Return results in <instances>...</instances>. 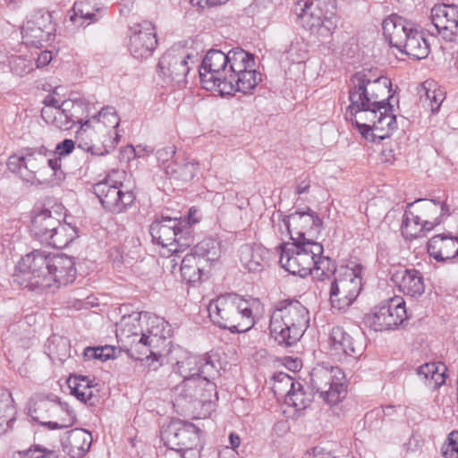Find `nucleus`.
I'll return each mask as SVG.
<instances>
[{
    "label": "nucleus",
    "mask_w": 458,
    "mask_h": 458,
    "mask_svg": "<svg viewBox=\"0 0 458 458\" xmlns=\"http://www.w3.org/2000/svg\"><path fill=\"white\" fill-rule=\"evenodd\" d=\"M310 187V181L309 179H305L298 182L295 190V193L298 195L308 192Z\"/></svg>",
    "instance_id": "680f3d73"
},
{
    "label": "nucleus",
    "mask_w": 458,
    "mask_h": 458,
    "mask_svg": "<svg viewBox=\"0 0 458 458\" xmlns=\"http://www.w3.org/2000/svg\"><path fill=\"white\" fill-rule=\"evenodd\" d=\"M44 104L55 108L56 114L54 122L60 129L67 130L75 123L73 114H70L69 110L70 106H74L73 102L65 100L59 106V101L53 96L48 95L45 98Z\"/></svg>",
    "instance_id": "f704fd0d"
},
{
    "label": "nucleus",
    "mask_w": 458,
    "mask_h": 458,
    "mask_svg": "<svg viewBox=\"0 0 458 458\" xmlns=\"http://www.w3.org/2000/svg\"><path fill=\"white\" fill-rule=\"evenodd\" d=\"M24 149L21 154H14L9 157L6 165L10 172L17 174L23 180Z\"/></svg>",
    "instance_id": "8fccbe9b"
},
{
    "label": "nucleus",
    "mask_w": 458,
    "mask_h": 458,
    "mask_svg": "<svg viewBox=\"0 0 458 458\" xmlns=\"http://www.w3.org/2000/svg\"><path fill=\"white\" fill-rule=\"evenodd\" d=\"M62 215L57 210L43 209L31 220L30 231L35 238L43 242L59 226Z\"/></svg>",
    "instance_id": "bb28decb"
},
{
    "label": "nucleus",
    "mask_w": 458,
    "mask_h": 458,
    "mask_svg": "<svg viewBox=\"0 0 458 458\" xmlns=\"http://www.w3.org/2000/svg\"><path fill=\"white\" fill-rule=\"evenodd\" d=\"M175 360L172 373L182 378L173 388L176 402H211L212 396L217 394L215 380L222 368L219 356L208 352L197 355L180 350Z\"/></svg>",
    "instance_id": "f257e3e1"
},
{
    "label": "nucleus",
    "mask_w": 458,
    "mask_h": 458,
    "mask_svg": "<svg viewBox=\"0 0 458 458\" xmlns=\"http://www.w3.org/2000/svg\"><path fill=\"white\" fill-rule=\"evenodd\" d=\"M220 256V245L216 241L205 239L199 242L182 259L180 271L182 280L189 284L199 282L206 267L216 261Z\"/></svg>",
    "instance_id": "4468645a"
},
{
    "label": "nucleus",
    "mask_w": 458,
    "mask_h": 458,
    "mask_svg": "<svg viewBox=\"0 0 458 458\" xmlns=\"http://www.w3.org/2000/svg\"><path fill=\"white\" fill-rule=\"evenodd\" d=\"M13 399L11 393L6 390L0 391V426L5 424L3 431L12 428V425L15 420V408L13 405Z\"/></svg>",
    "instance_id": "ea45409f"
},
{
    "label": "nucleus",
    "mask_w": 458,
    "mask_h": 458,
    "mask_svg": "<svg viewBox=\"0 0 458 458\" xmlns=\"http://www.w3.org/2000/svg\"><path fill=\"white\" fill-rule=\"evenodd\" d=\"M129 49L136 59L147 58L151 55L157 45L154 25L149 21H142L130 28Z\"/></svg>",
    "instance_id": "5701e85b"
},
{
    "label": "nucleus",
    "mask_w": 458,
    "mask_h": 458,
    "mask_svg": "<svg viewBox=\"0 0 458 458\" xmlns=\"http://www.w3.org/2000/svg\"><path fill=\"white\" fill-rule=\"evenodd\" d=\"M310 312L296 299L279 301L270 315L269 330L274 340L284 346H293L309 327Z\"/></svg>",
    "instance_id": "20e7f679"
},
{
    "label": "nucleus",
    "mask_w": 458,
    "mask_h": 458,
    "mask_svg": "<svg viewBox=\"0 0 458 458\" xmlns=\"http://www.w3.org/2000/svg\"><path fill=\"white\" fill-rule=\"evenodd\" d=\"M431 24L435 30L431 34H438L443 39L458 43V5H435L430 13Z\"/></svg>",
    "instance_id": "aec40b11"
},
{
    "label": "nucleus",
    "mask_w": 458,
    "mask_h": 458,
    "mask_svg": "<svg viewBox=\"0 0 458 458\" xmlns=\"http://www.w3.org/2000/svg\"><path fill=\"white\" fill-rule=\"evenodd\" d=\"M228 53L210 49L202 59L199 69L201 85L207 90H217L220 94H231L232 84L226 81Z\"/></svg>",
    "instance_id": "2eb2a0df"
},
{
    "label": "nucleus",
    "mask_w": 458,
    "mask_h": 458,
    "mask_svg": "<svg viewBox=\"0 0 458 458\" xmlns=\"http://www.w3.org/2000/svg\"><path fill=\"white\" fill-rule=\"evenodd\" d=\"M124 176L123 171H112L104 180L93 185L94 194L108 212L120 214L135 200L132 191L122 181Z\"/></svg>",
    "instance_id": "9b49d317"
},
{
    "label": "nucleus",
    "mask_w": 458,
    "mask_h": 458,
    "mask_svg": "<svg viewBox=\"0 0 458 458\" xmlns=\"http://www.w3.org/2000/svg\"><path fill=\"white\" fill-rule=\"evenodd\" d=\"M196 214H197V210L191 208L189 210L187 217H179L178 219L189 220V227H191V225L196 224V223L199 222V218L195 217ZM190 229L191 230V228H190Z\"/></svg>",
    "instance_id": "69168bd1"
},
{
    "label": "nucleus",
    "mask_w": 458,
    "mask_h": 458,
    "mask_svg": "<svg viewBox=\"0 0 458 458\" xmlns=\"http://www.w3.org/2000/svg\"><path fill=\"white\" fill-rule=\"evenodd\" d=\"M361 107H352L351 102L348 112L351 114L352 123L366 140L375 142L389 136L396 128V116L394 114L393 105L386 106H374L367 105Z\"/></svg>",
    "instance_id": "0eeeda50"
},
{
    "label": "nucleus",
    "mask_w": 458,
    "mask_h": 458,
    "mask_svg": "<svg viewBox=\"0 0 458 458\" xmlns=\"http://www.w3.org/2000/svg\"><path fill=\"white\" fill-rule=\"evenodd\" d=\"M188 59L189 54L181 48H172L165 52L159 59L157 69L165 82L181 84L190 72Z\"/></svg>",
    "instance_id": "412c9836"
},
{
    "label": "nucleus",
    "mask_w": 458,
    "mask_h": 458,
    "mask_svg": "<svg viewBox=\"0 0 458 458\" xmlns=\"http://www.w3.org/2000/svg\"><path fill=\"white\" fill-rule=\"evenodd\" d=\"M269 250L259 244H244L239 250L240 261L250 272H259L267 265Z\"/></svg>",
    "instance_id": "cd10ccee"
},
{
    "label": "nucleus",
    "mask_w": 458,
    "mask_h": 458,
    "mask_svg": "<svg viewBox=\"0 0 458 458\" xmlns=\"http://www.w3.org/2000/svg\"><path fill=\"white\" fill-rule=\"evenodd\" d=\"M406 319L405 302L397 296L380 302L366 316V323L374 331L395 329Z\"/></svg>",
    "instance_id": "f3484780"
},
{
    "label": "nucleus",
    "mask_w": 458,
    "mask_h": 458,
    "mask_svg": "<svg viewBox=\"0 0 458 458\" xmlns=\"http://www.w3.org/2000/svg\"><path fill=\"white\" fill-rule=\"evenodd\" d=\"M400 292L407 296L418 298L425 292L424 277L414 268L397 271L392 276Z\"/></svg>",
    "instance_id": "a878e982"
},
{
    "label": "nucleus",
    "mask_w": 458,
    "mask_h": 458,
    "mask_svg": "<svg viewBox=\"0 0 458 458\" xmlns=\"http://www.w3.org/2000/svg\"><path fill=\"white\" fill-rule=\"evenodd\" d=\"M303 458H335L330 454H306L305 457Z\"/></svg>",
    "instance_id": "774afa93"
},
{
    "label": "nucleus",
    "mask_w": 458,
    "mask_h": 458,
    "mask_svg": "<svg viewBox=\"0 0 458 458\" xmlns=\"http://www.w3.org/2000/svg\"><path fill=\"white\" fill-rule=\"evenodd\" d=\"M40 424L47 426L49 429H56V428H63L65 426L60 425L57 422H52V421H46L45 420L43 422H39Z\"/></svg>",
    "instance_id": "338daca9"
},
{
    "label": "nucleus",
    "mask_w": 458,
    "mask_h": 458,
    "mask_svg": "<svg viewBox=\"0 0 458 458\" xmlns=\"http://www.w3.org/2000/svg\"><path fill=\"white\" fill-rule=\"evenodd\" d=\"M441 453L445 458H458V430L449 433L441 447Z\"/></svg>",
    "instance_id": "09e8293b"
},
{
    "label": "nucleus",
    "mask_w": 458,
    "mask_h": 458,
    "mask_svg": "<svg viewBox=\"0 0 458 458\" xmlns=\"http://www.w3.org/2000/svg\"><path fill=\"white\" fill-rule=\"evenodd\" d=\"M428 252L437 261L452 259L458 256V237L437 234L428 242Z\"/></svg>",
    "instance_id": "c85d7f7f"
},
{
    "label": "nucleus",
    "mask_w": 458,
    "mask_h": 458,
    "mask_svg": "<svg viewBox=\"0 0 458 458\" xmlns=\"http://www.w3.org/2000/svg\"><path fill=\"white\" fill-rule=\"evenodd\" d=\"M175 155V147L174 146H167L163 148H160L157 151V158L158 162L165 165L171 158H173Z\"/></svg>",
    "instance_id": "4d7b16f0"
},
{
    "label": "nucleus",
    "mask_w": 458,
    "mask_h": 458,
    "mask_svg": "<svg viewBox=\"0 0 458 458\" xmlns=\"http://www.w3.org/2000/svg\"><path fill=\"white\" fill-rule=\"evenodd\" d=\"M438 213L439 216L437 217H439L442 222L444 217L449 216L451 215L450 207L446 203L440 201V205L438 206Z\"/></svg>",
    "instance_id": "e2e57ef3"
},
{
    "label": "nucleus",
    "mask_w": 458,
    "mask_h": 458,
    "mask_svg": "<svg viewBox=\"0 0 458 458\" xmlns=\"http://www.w3.org/2000/svg\"><path fill=\"white\" fill-rule=\"evenodd\" d=\"M229 442L231 445V452H235V449L239 447L241 444L240 437L235 433H231L229 436Z\"/></svg>",
    "instance_id": "0e129e2a"
},
{
    "label": "nucleus",
    "mask_w": 458,
    "mask_h": 458,
    "mask_svg": "<svg viewBox=\"0 0 458 458\" xmlns=\"http://www.w3.org/2000/svg\"><path fill=\"white\" fill-rule=\"evenodd\" d=\"M82 133L80 132V135L77 138L78 140V148L82 149L83 151L90 152L92 155L102 156L108 153V150L105 148L104 150H100V148H97L91 143L87 141H83L81 139Z\"/></svg>",
    "instance_id": "5fc2aeb1"
},
{
    "label": "nucleus",
    "mask_w": 458,
    "mask_h": 458,
    "mask_svg": "<svg viewBox=\"0 0 458 458\" xmlns=\"http://www.w3.org/2000/svg\"><path fill=\"white\" fill-rule=\"evenodd\" d=\"M254 55L242 48H233L228 52L226 81H233L242 72L254 67Z\"/></svg>",
    "instance_id": "c756f323"
},
{
    "label": "nucleus",
    "mask_w": 458,
    "mask_h": 458,
    "mask_svg": "<svg viewBox=\"0 0 458 458\" xmlns=\"http://www.w3.org/2000/svg\"><path fill=\"white\" fill-rule=\"evenodd\" d=\"M71 394L83 403L89 402L93 396L92 381L86 376L72 375L67 379Z\"/></svg>",
    "instance_id": "4c0bfd02"
},
{
    "label": "nucleus",
    "mask_w": 458,
    "mask_h": 458,
    "mask_svg": "<svg viewBox=\"0 0 458 458\" xmlns=\"http://www.w3.org/2000/svg\"><path fill=\"white\" fill-rule=\"evenodd\" d=\"M52 52L50 51H47V50H45V51H42L37 60H36V65L38 68H42L46 65H47L51 60H52Z\"/></svg>",
    "instance_id": "bf43d9fd"
},
{
    "label": "nucleus",
    "mask_w": 458,
    "mask_h": 458,
    "mask_svg": "<svg viewBox=\"0 0 458 458\" xmlns=\"http://www.w3.org/2000/svg\"><path fill=\"white\" fill-rule=\"evenodd\" d=\"M148 315L140 312H132L123 316L116 325V337L123 346L128 348L129 355L135 360H143L141 355L146 354L149 347L158 345L160 342L165 341L160 327H164V321L158 318H148L145 331L142 327V318Z\"/></svg>",
    "instance_id": "7ed1b4c3"
},
{
    "label": "nucleus",
    "mask_w": 458,
    "mask_h": 458,
    "mask_svg": "<svg viewBox=\"0 0 458 458\" xmlns=\"http://www.w3.org/2000/svg\"><path fill=\"white\" fill-rule=\"evenodd\" d=\"M66 408V403H63L55 398L47 397L37 401L33 410L30 411V414L34 420L43 422L44 420L52 417L58 411Z\"/></svg>",
    "instance_id": "c9c22d12"
},
{
    "label": "nucleus",
    "mask_w": 458,
    "mask_h": 458,
    "mask_svg": "<svg viewBox=\"0 0 458 458\" xmlns=\"http://www.w3.org/2000/svg\"><path fill=\"white\" fill-rule=\"evenodd\" d=\"M92 119L107 127L116 128L119 125V117L113 106L103 107Z\"/></svg>",
    "instance_id": "49530a36"
},
{
    "label": "nucleus",
    "mask_w": 458,
    "mask_h": 458,
    "mask_svg": "<svg viewBox=\"0 0 458 458\" xmlns=\"http://www.w3.org/2000/svg\"><path fill=\"white\" fill-rule=\"evenodd\" d=\"M83 355L88 360H100L106 361L114 357L115 348L111 345L87 347L84 350Z\"/></svg>",
    "instance_id": "c03bdc74"
},
{
    "label": "nucleus",
    "mask_w": 458,
    "mask_h": 458,
    "mask_svg": "<svg viewBox=\"0 0 458 458\" xmlns=\"http://www.w3.org/2000/svg\"><path fill=\"white\" fill-rule=\"evenodd\" d=\"M34 23L37 25V30L40 32H47L50 34L48 30L51 29V15L48 13H40L35 16Z\"/></svg>",
    "instance_id": "603ef678"
},
{
    "label": "nucleus",
    "mask_w": 458,
    "mask_h": 458,
    "mask_svg": "<svg viewBox=\"0 0 458 458\" xmlns=\"http://www.w3.org/2000/svg\"><path fill=\"white\" fill-rule=\"evenodd\" d=\"M418 376L429 384L440 386L445 383L444 372L439 371V366L436 363H425L417 369Z\"/></svg>",
    "instance_id": "79ce46f5"
},
{
    "label": "nucleus",
    "mask_w": 458,
    "mask_h": 458,
    "mask_svg": "<svg viewBox=\"0 0 458 458\" xmlns=\"http://www.w3.org/2000/svg\"><path fill=\"white\" fill-rule=\"evenodd\" d=\"M199 164L195 160L189 158L180 159L177 157L174 161L165 167V173L172 178L182 182H190L195 176Z\"/></svg>",
    "instance_id": "473e14b6"
},
{
    "label": "nucleus",
    "mask_w": 458,
    "mask_h": 458,
    "mask_svg": "<svg viewBox=\"0 0 458 458\" xmlns=\"http://www.w3.org/2000/svg\"><path fill=\"white\" fill-rule=\"evenodd\" d=\"M382 29L392 47L413 59L428 57L430 52L429 44L412 22L397 14H391L383 21Z\"/></svg>",
    "instance_id": "423d86ee"
},
{
    "label": "nucleus",
    "mask_w": 458,
    "mask_h": 458,
    "mask_svg": "<svg viewBox=\"0 0 458 458\" xmlns=\"http://www.w3.org/2000/svg\"><path fill=\"white\" fill-rule=\"evenodd\" d=\"M201 449V445L191 446V448H185V450H182L180 453L182 458H199V451Z\"/></svg>",
    "instance_id": "052dcab7"
},
{
    "label": "nucleus",
    "mask_w": 458,
    "mask_h": 458,
    "mask_svg": "<svg viewBox=\"0 0 458 458\" xmlns=\"http://www.w3.org/2000/svg\"><path fill=\"white\" fill-rule=\"evenodd\" d=\"M211 321L232 333H243L254 326L248 301L235 294H225L212 300L208 307Z\"/></svg>",
    "instance_id": "39448f33"
},
{
    "label": "nucleus",
    "mask_w": 458,
    "mask_h": 458,
    "mask_svg": "<svg viewBox=\"0 0 458 458\" xmlns=\"http://www.w3.org/2000/svg\"><path fill=\"white\" fill-rule=\"evenodd\" d=\"M161 439L169 449L181 452L199 445V429L192 423L173 420L162 428Z\"/></svg>",
    "instance_id": "a211bd4d"
},
{
    "label": "nucleus",
    "mask_w": 458,
    "mask_h": 458,
    "mask_svg": "<svg viewBox=\"0 0 458 458\" xmlns=\"http://www.w3.org/2000/svg\"><path fill=\"white\" fill-rule=\"evenodd\" d=\"M344 378L339 367L318 364L310 372V386L325 403L334 406L346 396Z\"/></svg>",
    "instance_id": "ddd939ff"
},
{
    "label": "nucleus",
    "mask_w": 458,
    "mask_h": 458,
    "mask_svg": "<svg viewBox=\"0 0 458 458\" xmlns=\"http://www.w3.org/2000/svg\"><path fill=\"white\" fill-rule=\"evenodd\" d=\"M260 81L261 74L252 67L240 73L233 81H229V82L232 84V91L249 94L257 87Z\"/></svg>",
    "instance_id": "58836bf2"
},
{
    "label": "nucleus",
    "mask_w": 458,
    "mask_h": 458,
    "mask_svg": "<svg viewBox=\"0 0 458 458\" xmlns=\"http://www.w3.org/2000/svg\"><path fill=\"white\" fill-rule=\"evenodd\" d=\"M53 152L46 147L41 146L34 148L24 149V167L23 181L34 183L37 179V174L42 169L48 167L54 174L56 175L61 168L60 159L52 158Z\"/></svg>",
    "instance_id": "4be33fe9"
},
{
    "label": "nucleus",
    "mask_w": 458,
    "mask_h": 458,
    "mask_svg": "<svg viewBox=\"0 0 458 458\" xmlns=\"http://www.w3.org/2000/svg\"><path fill=\"white\" fill-rule=\"evenodd\" d=\"M286 380L291 388L285 395V403L298 411L306 409L312 402V394L305 391L303 385L299 381H294L290 377H286Z\"/></svg>",
    "instance_id": "72a5a7b5"
},
{
    "label": "nucleus",
    "mask_w": 458,
    "mask_h": 458,
    "mask_svg": "<svg viewBox=\"0 0 458 458\" xmlns=\"http://www.w3.org/2000/svg\"><path fill=\"white\" fill-rule=\"evenodd\" d=\"M76 274L73 258L64 254L50 255L37 250L21 258L13 280L23 288L41 292L72 283Z\"/></svg>",
    "instance_id": "f03ea898"
},
{
    "label": "nucleus",
    "mask_w": 458,
    "mask_h": 458,
    "mask_svg": "<svg viewBox=\"0 0 458 458\" xmlns=\"http://www.w3.org/2000/svg\"><path fill=\"white\" fill-rule=\"evenodd\" d=\"M394 406L389 405V406H386L385 408L379 407V408L374 409L371 411L368 412L365 415V418L367 420H369L373 418H383L385 416H391L394 414Z\"/></svg>",
    "instance_id": "6e6d98bb"
},
{
    "label": "nucleus",
    "mask_w": 458,
    "mask_h": 458,
    "mask_svg": "<svg viewBox=\"0 0 458 458\" xmlns=\"http://www.w3.org/2000/svg\"><path fill=\"white\" fill-rule=\"evenodd\" d=\"M440 224L439 217H436L434 221L424 220L420 213L416 212L414 203H410L403 215L402 233L406 238H418L421 233L429 232Z\"/></svg>",
    "instance_id": "393cba45"
},
{
    "label": "nucleus",
    "mask_w": 458,
    "mask_h": 458,
    "mask_svg": "<svg viewBox=\"0 0 458 458\" xmlns=\"http://www.w3.org/2000/svg\"><path fill=\"white\" fill-rule=\"evenodd\" d=\"M74 142L72 140L65 139L62 142L56 145L55 150L53 153L52 158H59L66 155H69L74 149Z\"/></svg>",
    "instance_id": "3c124183"
},
{
    "label": "nucleus",
    "mask_w": 458,
    "mask_h": 458,
    "mask_svg": "<svg viewBox=\"0 0 458 458\" xmlns=\"http://www.w3.org/2000/svg\"><path fill=\"white\" fill-rule=\"evenodd\" d=\"M157 346V345H155L153 347H149V350L145 354L147 360L150 361L148 363V369L150 370H153V371H157L162 366V360H161L162 356L161 355H157L156 353V352L154 351V349ZM142 356H144V354Z\"/></svg>",
    "instance_id": "864d4df0"
},
{
    "label": "nucleus",
    "mask_w": 458,
    "mask_h": 458,
    "mask_svg": "<svg viewBox=\"0 0 458 458\" xmlns=\"http://www.w3.org/2000/svg\"><path fill=\"white\" fill-rule=\"evenodd\" d=\"M361 269L360 265L355 267H341L338 269L330 286V301L334 308L344 310L359 296L362 287Z\"/></svg>",
    "instance_id": "dca6fc26"
},
{
    "label": "nucleus",
    "mask_w": 458,
    "mask_h": 458,
    "mask_svg": "<svg viewBox=\"0 0 458 458\" xmlns=\"http://www.w3.org/2000/svg\"><path fill=\"white\" fill-rule=\"evenodd\" d=\"M413 203L416 212L420 213L424 220L434 221L436 216H437L438 206L440 205L439 200L420 199Z\"/></svg>",
    "instance_id": "37998d69"
},
{
    "label": "nucleus",
    "mask_w": 458,
    "mask_h": 458,
    "mask_svg": "<svg viewBox=\"0 0 458 458\" xmlns=\"http://www.w3.org/2000/svg\"><path fill=\"white\" fill-rule=\"evenodd\" d=\"M337 271L335 263L321 254L314 259V268L310 275L323 281Z\"/></svg>",
    "instance_id": "a19ab883"
},
{
    "label": "nucleus",
    "mask_w": 458,
    "mask_h": 458,
    "mask_svg": "<svg viewBox=\"0 0 458 458\" xmlns=\"http://www.w3.org/2000/svg\"><path fill=\"white\" fill-rule=\"evenodd\" d=\"M192 5L199 8L216 6L226 3L228 0H190Z\"/></svg>",
    "instance_id": "13d9d810"
},
{
    "label": "nucleus",
    "mask_w": 458,
    "mask_h": 458,
    "mask_svg": "<svg viewBox=\"0 0 458 458\" xmlns=\"http://www.w3.org/2000/svg\"><path fill=\"white\" fill-rule=\"evenodd\" d=\"M76 237L77 233L74 227L60 222L59 226H56L42 243L56 249H63L67 247Z\"/></svg>",
    "instance_id": "e433bc0d"
},
{
    "label": "nucleus",
    "mask_w": 458,
    "mask_h": 458,
    "mask_svg": "<svg viewBox=\"0 0 458 458\" xmlns=\"http://www.w3.org/2000/svg\"><path fill=\"white\" fill-rule=\"evenodd\" d=\"M279 262L286 271L304 277L313 271L314 259L323 254L324 248L316 241L293 242L279 246Z\"/></svg>",
    "instance_id": "f8f14e48"
},
{
    "label": "nucleus",
    "mask_w": 458,
    "mask_h": 458,
    "mask_svg": "<svg viewBox=\"0 0 458 458\" xmlns=\"http://www.w3.org/2000/svg\"><path fill=\"white\" fill-rule=\"evenodd\" d=\"M425 91L426 99L428 100V106L432 114H437L445 98V93L441 89H428L423 87Z\"/></svg>",
    "instance_id": "de8ad7c7"
},
{
    "label": "nucleus",
    "mask_w": 458,
    "mask_h": 458,
    "mask_svg": "<svg viewBox=\"0 0 458 458\" xmlns=\"http://www.w3.org/2000/svg\"><path fill=\"white\" fill-rule=\"evenodd\" d=\"M12 458H59L55 451L37 445L28 450L17 452Z\"/></svg>",
    "instance_id": "a18cd8bd"
},
{
    "label": "nucleus",
    "mask_w": 458,
    "mask_h": 458,
    "mask_svg": "<svg viewBox=\"0 0 458 458\" xmlns=\"http://www.w3.org/2000/svg\"><path fill=\"white\" fill-rule=\"evenodd\" d=\"M70 20L79 26H84L98 20V13L102 11L97 0H77L72 6Z\"/></svg>",
    "instance_id": "7c9ffc66"
},
{
    "label": "nucleus",
    "mask_w": 458,
    "mask_h": 458,
    "mask_svg": "<svg viewBox=\"0 0 458 458\" xmlns=\"http://www.w3.org/2000/svg\"><path fill=\"white\" fill-rule=\"evenodd\" d=\"M330 353L341 360L343 357L357 358L361 355L363 344L341 327H334L329 336Z\"/></svg>",
    "instance_id": "b1692460"
},
{
    "label": "nucleus",
    "mask_w": 458,
    "mask_h": 458,
    "mask_svg": "<svg viewBox=\"0 0 458 458\" xmlns=\"http://www.w3.org/2000/svg\"><path fill=\"white\" fill-rule=\"evenodd\" d=\"M91 443V434L82 428L70 430L64 441L65 446L73 457L83 456L89 450Z\"/></svg>",
    "instance_id": "2f4dec72"
},
{
    "label": "nucleus",
    "mask_w": 458,
    "mask_h": 458,
    "mask_svg": "<svg viewBox=\"0 0 458 458\" xmlns=\"http://www.w3.org/2000/svg\"><path fill=\"white\" fill-rule=\"evenodd\" d=\"M335 7V0H297L293 11L304 29L327 38L335 29L331 21Z\"/></svg>",
    "instance_id": "9d476101"
},
{
    "label": "nucleus",
    "mask_w": 458,
    "mask_h": 458,
    "mask_svg": "<svg viewBox=\"0 0 458 458\" xmlns=\"http://www.w3.org/2000/svg\"><path fill=\"white\" fill-rule=\"evenodd\" d=\"M352 86L349 90V100L352 107H363L367 105L374 106H386L392 105L389 99L392 98L391 81L383 76L372 79L370 71L356 72L352 80Z\"/></svg>",
    "instance_id": "6e6552de"
},
{
    "label": "nucleus",
    "mask_w": 458,
    "mask_h": 458,
    "mask_svg": "<svg viewBox=\"0 0 458 458\" xmlns=\"http://www.w3.org/2000/svg\"><path fill=\"white\" fill-rule=\"evenodd\" d=\"M149 233L153 242L168 248L170 252L176 255L194 243L189 220L185 219L162 216L150 225Z\"/></svg>",
    "instance_id": "1a4fd4ad"
},
{
    "label": "nucleus",
    "mask_w": 458,
    "mask_h": 458,
    "mask_svg": "<svg viewBox=\"0 0 458 458\" xmlns=\"http://www.w3.org/2000/svg\"><path fill=\"white\" fill-rule=\"evenodd\" d=\"M284 224L287 228L290 238L293 242H300L313 241L306 238V234L313 236L319 233L322 227V221L316 212L308 208L307 211H295L285 216Z\"/></svg>",
    "instance_id": "6ab92c4d"
}]
</instances>
